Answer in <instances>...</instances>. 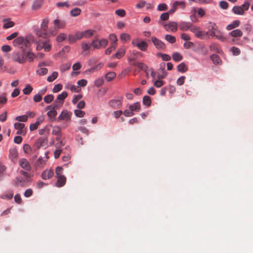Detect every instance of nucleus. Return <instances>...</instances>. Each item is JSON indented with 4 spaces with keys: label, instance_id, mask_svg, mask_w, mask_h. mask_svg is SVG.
Wrapping results in <instances>:
<instances>
[{
    "label": "nucleus",
    "instance_id": "nucleus-55",
    "mask_svg": "<svg viewBox=\"0 0 253 253\" xmlns=\"http://www.w3.org/2000/svg\"><path fill=\"white\" fill-rule=\"evenodd\" d=\"M48 70L46 68H42L37 71V73L40 76H43L47 73Z\"/></svg>",
    "mask_w": 253,
    "mask_h": 253
},
{
    "label": "nucleus",
    "instance_id": "nucleus-59",
    "mask_svg": "<svg viewBox=\"0 0 253 253\" xmlns=\"http://www.w3.org/2000/svg\"><path fill=\"white\" fill-rule=\"evenodd\" d=\"M62 88V85L61 84H57L54 85V87L52 89V92L54 93H56L61 90Z\"/></svg>",
    "mask_w": 253,
    "mask_h": 253
},
{
    "label": "nucleus",
    "instance_id": "nucleus-4",
    "mask_svg": "<svg viewBox=\"0 0 253 253\" xmlns=\"http://www.w3.org/2000/svg\"><path fill=\"white\" fill-rule=\"evenodd\" d=\"M31 178H25L22 176H17L13 180V182L16 186L26 187L29 185Z\"/></svg>",
    "mask_w": 253,
    "mask_h": 253
},
{
    "label": "nucleus",
    "instance_id": "nucleus-33",
    "mask_svg": "<svg viewBox=\"0 0 253 253\" xmlns=\"http://www.w3.org/2000/svg\"><path fill=\"white\" fill-rule=\"evenodd\" d=\"M188 70V68L184 63H181L177 66V70L181 73H184Z\"/></svg>",
    "mask_w": 253,
    "mask_h": 253
},
{
    "label": "nucleus",
    "instance_id": "nucleus-16",
    "mask_svg": "<svg viewBox=\"0 0 253 253\" xmlns=\"http://www.w3.org/2000/svg\"><path fill=\"white\" fill-rule=\"evenodd\" d=\"M109 105L114 109L120 108L122 106L121 100L113 99L109 101Z\"/></svg>",
    "mask_w": 253,
    "mask_h": 253
},
{
    "label": "nucleus",
    "instance_id": "nucleus-38",
    "mask_svg": "<svg viewBox=\"0 0 253 253\" xmlns=\"http://www.w3.org/2000/svg\"><path fill=\"white\" fill-rule=\"evenodd\" d=\"M211 59L213 62L214 64H220L221 60L219 57L216 54H213L211 56Z\"/></svg>",
    "mask_w": 253,
    "mask_h": 253
},
{
    "label": "nucleus",
    "instance_id": "nucleus-57",
    "mask_svg": "<svg viewBox=\"0 0 253 253\" xmlns=\"http://www.w3.org/2000/svg\"><path fill=\"white\" fill-rule=\"evenodd\" d=\"M70 63L64 64L60 66V70L62 72H64L65 71L69 70L70 68Z\"/></svg>",
    "mask_w": 253,
    "mask_h": 253
},
{
    "label": "nucleus",
    "instance_id": "nucleus-34",
    "mask_svg": "<svg viewBox=\"0 0 253 253\" xmlns=\"http://www.w3.org/2000/svg\"><path fill=\"white\" fill-rule=\"evenodd\" d=\"M81 13V9L79 8H75L70 11V14L73 17L79 16Z\"/></svg>",
    "mask_w": 253,
    "mask_h": 253
},
{
    "label": "nucleus",
    "instance_id": "nucleus-25",
    "mask_svg": "<svg viewBox=\"0 0 253 253\" xmlns=\"http://www.w3.org/2000/svg\"><path fill=\"white\" fill-rule=\"evenodd\" d=\"M240 24V21L238 20L234 21L231 24L228 25L226 26V29L227 30H232L236 27H238Z\"/></svg>",
    "mask_w": 253,
    "mask_h": 253
},
{
    "label": "nucleus",
    "instance_id": "nucleus-24",
    "mask_svg": "<svg viewBox=\"0 0 253 253\" xmlns=\"http://www.w3.org/2000/svg\"><path fill=\"white\" fill-rule=\"evenodd\" d=\"M91 47V44L83 42L82 43V48L83 49V53L85 55L88 54L89 53V49Z\"/></svg>",
    "mask_w": 253,
    "mask_h": 253
},
{
    "label": "nucleus",
    "instance_id": "nucleus-49",
    "mask_svg": "<svg viewBox=\"0 0 253 253\" xmlns=\"http://www.w3.org/2000/svg\"><path fill=\"white\" fill-rule=\"evenodd\" d=\"M103 63H100L98 64L97 65H95V66L91 68L90 69H88L89 72H93L94 71H97L99 69H100L103 66Z\"/></svg>",
    "mask_w": 253,
    "mask_h": 253
},
{
    "label": "nucleus",
    "instance_id": "nucleus-2",
    "mask_svg": "<svg viewBox=\"0 0 253 253\" xmlns=\"http://www.w3.org/2000/svg\"><path fill=\"white\" fill-rule=\"evenodd\" d=\"M26 51L24 49L21 51L14 52L12 55V59L20 64L24 63L26 62Z\"/></svg>",
    "mask_w": 253,
    "mask_h": 253
},
{
    "label": "nucleus",
    "instance_id": "nucleus-5",
    "mask_svg": "<svg viewBox=\"0 0 253 253\" xmlns=\"http://www.w3.org/2000/svg\"><path fill=\"white\" fill-rule=\"evenodd\" d=\"M68 93L66 91H63L62 93L59 94L54 101V108H60L64 103V99L67 97Z\"/></svg>",
    "mask_w": 253,
    "mask_h": 253
},
{
    "label": "nucleus",
    "instance_id": "nucleus-28",
    "mask_svg": "<svg viewBox=\"0 0 253 253\" xmlns=\"http://www.w3.org/2000/svg\"><path fill=\"white\" fill-rule=\"evenodd\" d=\"M136 46L142 51H146L148 47V44L145 42L142 41L140 42L137 43Z\"/></svg>",
    "mask_w": 253,
    "mask_h": 253
},
{
    "label": "nucleus",
    "instance_id": "nucleus-46",
    "mask_svg": "<svg viewBox=\"0 0 253 253\" xmlns=\"http://www.w3.org/2000/svg\"><path fill=\"white\" fill-rule=\"evenodd\" d=\"M28 119V116L26 115L19 116L15 118V120L19 122H27Z\"/></svg>",
    "mask_w": 253,
    "mask_h": 253
},
{
    "label": "nucleus",
    "instance_id": "nucleus-21",
    "mask_svg": "<svg viewBox=\"0 0 253 253\" xmlns=\"http://www.w3.org/2000/svg\"><path fill=\"white\" fill-rule=\"evenodd\" d=\"M13 44L15 46L24 45V38L18 37L13 41Z\"/></svg>",
    "mask_w": 253,
    "mask_h": 253
},
{
    "label": "nucleus",
    "instance_id": "nucleus-51",
    "mask_svg": "<svg viewBox=\"0 0 253 253\" xmlns=\"http://www.w3.org/2000/svg\"><path fill=\"white\" fill-rule=\"evenodd\" d=\"M58 77V73L57 72H54L52 73V75L49 76L47 79V80L49 82H52L55 79H56Z\"/></svg>",
    "mask_w": 253,
    "mask_h": 253
},
{
    "label": "nucleus",
    "instance_id": "nucleus-36",
    "mask_svg": "<svg viewBox=\"0 0 253 253\" xmlns=\"http://www.w3.org/2000/svg\"><path fill=\"white\" fill-rule=\"evenodd\" d=\"M95 33V31L93 30H87L86 31H84V38H89L92 36L93 35V34Z\"/></svg>",
    "mask_w": 253,
    "mask_h": 253
},
{
    "label": "nucleus",
    "instance_id": "nucleus-10",
    "mask_svg": "<svg viewBox=\"0 0 253 253\" xmlns=\"http://www.w3.org/2000/svg\"><path fill=\"white\" fill-rule=\"evenodd\" d=\"M14 128L17 130V134L25 135L26 133V128L25 125L22 123H15L14 125Z\"/></svg>",
    "mask_w": 253,
    "mask_h": 253
},
{
    "label": "nucleus",
    "instance_id": "nucleus-63",
    "mask_svg": "<svg viewBox=\"0 0 253 253\" xmlns=\"http://www.w3.org/2000/svg\"><path fill=\"white\" fill-rule=\"evenodd\" d=\"M164 84V82L161 80V79H158L156 80L154 82V85L157 87H160L162 86Z\"/></svg>",
    "mask_w": 253,
    "mask_h": 253
},
{
    "label": "nucleus",
    "instance_id": "nucleus-50",
    "mask_svg": "<svg viewBox=\"0 0 253 253\" xmlns=\"http://www.w3.org/2000/svg\"><path fill=\"white\" fill-rule=\"evenodd\" d=\"M104 80L102 77L98 78L94 81V85L97 87H100L102 86Z\"/></svg>",
    "mask_w": 253,
    "mask_h": 253
},
{
    "label": "nucleus",
    "instance_id": "nucleus-13",
    "mask_svg": "<svg viewBox=\"0 0 253 253\" xmlns=\"http://www.w3.org/2000/svg\"><path fill=\"white\" fill-rule=\"evenodd\" d=\"M164 27L167 31L175 32L177 30V23L173 21L170 22L168 24L164 25Z\"/></svg>",
    "mask_w": 253,
    "mask_h": 253
},
{
    "label": "nucleus",
    "instance_id": "nucleus-54",
    "mask_svg": "<svg viewBox=\"0 0 253 253\" xmlns=\"http://www.w3.org/2000/svg\"><path fill=\"white\" fill-rule=\"evenodd\" d=\"M51 45L49 43L48 41H46L44 42V50L46 52H48L51 50Z\"/></svg>",
    "mask_w": 253,
    "mask_h": 253
},
{
    "label": "nucleus",
    "instance_id": "nucleus-60",
    "mask_svg": "<svg viewBox=\"0 0 253 253\" xmlns=\"http://www.w3.org/2000/svg\"><path fill=\"white\" fill-rule=\"evenodd\" d=\"M230 51L233 53L234 55H238L240 53V50L236 47H232L230 49Z\"/></svg>",
    "mask_w": 253,
    "mask_h": 253
},
{
    "label": "nucleus",
    "instance_id": "nucleus-14",
    "mask_svg": "<svg viewBox=\"0 0 253 253\" xmlns=\"http://www.w3.org/2000/svg\"><path fill=\"white\" fill-rule=\"evenodd\" d=\"M217 28V26L214 23L209 22L208 23V31L206 34L211 37Z\"/></svg>",
    "mask_w": 253,
    "mask_h": 253
},
{
    "label": "nucleus",
    "instance_id": "nucleus-48",
    "mask_svg": "<svg viewBox=\"0 0 253 253\" xmlns=\"http://www.w3.org/2000/svg\"><path fill=\"white\" fill-rule=\"evenodd\" d=\"M57 109H52L49 111L47 113V115L51 119L55 118V117L57 115V112L56 111Z\"/></svg>",
    "mask_w": 253,
    "mask_h": 253
},
{
    "label": "nucleus",
    "instance_id": "nucleus-56",
    "mask_svg": "<svg viewBox=\"0 0 253 253\" xmlns=\"http://www.w3.org/2000/svg\"><path fill=\"white\" fill-rule=\"evenodd\" d=\"M66 38V35L64 33L58 35L56 38V41L58 42H61L65 40Z\"/></svg>",
    "mask_w": 253,
    "mask_h": 253
},
{
    "label": "nucleus",
    "instance_id": "nucleus-45",
    "mask_svg": "<svg viewBox=\"0 0 253 253\" xmlns=\"http://www.w3.org/2000/svg\"><path fill=\"white\" fill-rule=\"evenodd\" d=\"M61 128L59 126H55L53 128L52 133L53 135H59L61 134Z\"/></svg>",
    "mask_w": 253,
    "mask_h": 253
},
{
    "label": "nucleus",
    "instance_id": "nucleus-44",
    "mask_svg": "<svg viewBox=\"0 0 253 253\" xmlns=\"http://www.w3.org/2000/svg\"><path fill=\"white\" fill-rule=\"evenodd\" d=\"M120 39L123 42H126L130 40V36L126 33H123L120 36Z\"/></svg>",
    "mask_w": 253,
    "mask_h": 253
},
{
    "label": "nucleus",
    "instance_id": "nucleus-12",
    "mask_svg": "<svg viewBox=\"0 0 253 253\" xmlns=\"http://www.w3.org/2000/svg\"><path fill=\"white\" fill-rule=\"evenodd\" d=\"M20 166L27 171H30L32 169L31 166L28 161L25 158H21L19 160Z\"/></svg>",
    "mask_w": 253,
    "mask_h": 253
},
{
    "label": "nucleus",
    "instance_id": "nucleus-20",
    "mask_svg": "<svg viewBox=\"0 0 253 253\" xmlns=\"http://www.w3.org/2000/svg\"><path fill=\"white\" fill-rule=\"evenodd\" d=\"M192 24L191 23L183 22L179 24V29L181 31H187L188 30H190L191 26H192Z\"/></svg>",
    "mask_w": 253,
    "mask_h": 253
},
{
    "label": "nucleus",
    "instance_id": "nucleus-23",
    "mask_svg": "<svg viewBox=\"0 0 253 253\" xmlns=\"http://www.w3.org/2000/svg\"><path fill=\"white\" fill-rule=\"evenodd\" d=\"M125 52L126 51L124 48H120L118 49L117 53L112 56V58L120 59L125 55Z\"/></svg>",
    "mask_w": 253,
    "mask_h": 253
},
{
    "label": "nucleus",
    "instance_id": "nucleus-31",
    "mask_svg": "<svg viewBox=\"0 0 253 253\" xmlns=\"http://www.w3.org/2000/svg\"><path fill=\"white\" fill-rule=\"evenodd\" d=\"M165 63H163L162 64H161L160 69H161L162 73L161 75L159 74L158 75V79L161 80L162 79L165 78L167 76V73L165 70Z\"/></svg>",
    "mask_w": 253,
    "mask_h": 253
},
{
    "label": "nucleus",
    "instance_id": "nucleus-11",
    "mask_svg": "<svg viewBox=\"0 0 253 253\" xmlns=\"http://www.w3.org/2000/svg\"><path fill=\"white\" fill-rule=\"evenodd\" d=\"M37 40L35 39L34 36L32 34H29L24 38V46L30 47L33 43H36Z\"/></svg>",
    "mask_w": 253,
    "mask_h": 253
},
{
    "label": "nucleus",
    "instance_id": "nucleus-41",
    "mask_svg": "<svg viewBox=\"0 0 253 253\" xmlns=\"http://www.w3.org/2000/svg\"><path fill=\"white\" fill-rule=\"evenodd\" d=\"M9 157L11 158L14 159L17 158L18 156L17 151L15 148L10 149L9 151Z\"/></svg>",
    "mask_w": 253,
    "mask_h": 253
},
{
    "label": "nucleus",
    "instance_id": "nucleus-26",
    "mask_svg": "<svg viewBox=\"0 0 253 253\" xmlns=\"http://www.w3.org/2000/svg\"><path fill=\"white\" fill-rule=\"evenodd\" d=\"M116 77V74L114 72H109L105 75V79L107 82H110Z\"/></svg>",
    "mask_w": 253,
    "mask_h": 253
},
{
    "label": "nucleus",
    "instance_id": "nucleus-17",
    "mask_svg": "<svg viewBox=\"0 0 253 253\" xmlns=\"http://www.w3.org/2000/svg\"><path fill=\"white\" fill-rule=\"evenodd\" d=\"M211 37H215L221 42H224L226 41V38L223 36L222 33L218 28L214 33H213Z\"/></svg>",
    "mask_w": 253,
    "mask_h": 253
},
{
    "label": "nucleus",
    "instance_id": "nucleus-32",
    "mask_svg": "<svg viewBox=\"0 0 253 253\" xmlns=\"http://www.w3.org/2000/svg\"><path fill=\"white\" fill-rule=\"evenodd\" d=\"M173 60L175 62H179L182 60L183 57L179 52H175L172 55Z\"/></svg>",
    "mask_w": 253,
    "mask_h": 253
},
{
    "label": "nucleus",
    "instance_id": "nucleus-42",
    "mask_svg": "<svg viewBox=\"0 0 253 253\" xmlns=\"http://www.w3.org/2000/svg\"><path fill=\"white\" fill-rule=\"evenodd\" d=\"M165 39L171 43H174L176 42L175 38L170 35H166Z\"/></svg>",
    "mask_w": 253,
    "mask_h": 253
},
{
    "label": "nucleus",
    "instance_id": "nucleus-47",
    "mask_svg": "<svg viewBox=\"0 0 253 253\" xmlns=\"http://www.w3.org/2000/svg\"><path fill=\"white\" fill-rule=\"evenodd\" d=\"M23 148L24 153L26 154H29L32 152V148L28 144H24Z\"/></svg>",
    "mask_w": 253,
    "mask_h": 253
},
{
    "label": "nucleus",
    "instance_id": "nucleus-1",
    "mask_svg": "<svg viewBox=\"0 0 253 253\" xmlns=\"http://www.w3.org/2000/svg\"><path fill=\"white\" fill-rule=\"evenodd\" d=\"M49 24V19L47 17L44 18L42 19V23L40 25V29L36 28L34 30L35 34L39 37L42 38H48L50 35L54 36L56 34V32L54 31L49 30L48 32L47 29Z\"/></svg>",
    "mask_w": 253,
    "mask_h": 253
},
{
    "label": "nucleus",
    "instance_id": "nucleus-37",
    "mask_svg": "<svg viewBox=\"0 0 253 253\" xmlns=\"http://www.w3.org/2000/svg\"><path fill=\"white\" fill-rule=\"evenodd\" d=\"M26 59L27 58L29 62H32L33 61L34 59L36 58V55L30 51L26 52Z\"/></svg>",
    "mask_w": 253,
    "mask_h": 253
},
{
    "label": "nucleus",
    "instance_id": "nucleus-30",
    "mask_svg": "<svg viewBox=\"0 0 253 253\" xmlns=\"http://www.w3.org/2000/svg\"><path fill=\"white\" fill-rule=\"evenodd\" d=\"M3 22V25L2 27L3 29H8L12 27L14 25V23L13 22L8 21L7 19H4Z\"/></svg>",
    "mask_w": 253,
    "mask_h": 253
},
{
    "label": "nucleus",
    "instance_id": "nucleus-9",
    "mask_svg": "<svg viewBox=\"0 0 253 253\" xmlns=\"http://www.w3.org/2000/svg\"><path fill=\"white\" fill-rule=\"evenodd\" d=\"M151 41L154 45L159 50H164L166 48L165 44L159 39L155 37L151 38Z\"/></svg>",
    "mask_w": 253,
    "mask_h": 253
},
{
    "label": "nucleus",
    "instance_id": "nucleus-43",
    "mask_svg": "<svg viewBox=\"0 0 253 253\" xmlns=\"http://www.w3.org/2000/svg\"><path fill=\"white\" fill-rule=\"evenodd\" d=\"M35 43L37 45L36 49L37 50L44 49V42L41 41V40L37 41Z\"/></svg>",
    "mask_w": 253,
    "mask_h": 253
},
{
    "label": "nucleus",
    "instance_id": "nucleus-61",
    "mask_svg": "<svg viewBox=\"0 0 253 253\" xmlns=\"http://www.w3.org/2000/svg\"><path fill=\"white\" fill-rule=\"evenodd\" d=\"M210 48L211 50L216 52H218L219 50V47L218 45L215 43L211 44L210 46Z\"/></svg>",
    "mask_w": 253,
    "mask_h": 253
},
{
    "label": "nucleus",
    "instance_id": "nucleus-35",
    "mask_svg": "<svg viewBox=\"0 0 253 253\" xmlns=\"http://www.w3.org/2000/svg\"><path fill=\"white\" fill-rule=\"evenodd\" d=\"M143 104L148 107L150 106L151 104V99L150 97L145 95L143 98Z\"/></svg>",
    "mask_w": 253,
    "mask_h": 253
},
{
    "label": "nucleus",
    "instance_id": "nucleus-64",
    "mask_svg": "<svg viewBox=\"0 0 253 253\" xmlns=\"http://www.w3.org/2000/svg\"><path fill=\"white\" fill-rule=\"evenodd\" d=\"M115 13L121 17H124L126 15V12L124 9H119L115 11Z\"/></svg>",
    "mask_w": 253,
    "mask_h": 253
},
{
    "label": "nucleus",
    "instance_id": "nucleus-19",
    "mask_svg": "<svg viewBox=\"0 0 253 253\" xmlns=\"http://www.w3.org/2000/svg\"><path fill=\"white\" fill-rule=\"evenodd\" d=\"M53 23L55 25V28L57 29L64 28L66 26V22L63 20H60L56 19L54 20Z\"/></svg>",
    "mask_w": 253,
    "mask_h": 253
},
{
    "label": "nucleus",
    "instance_id": "nucleus-39",
    "mask_svg": "<svg viewBox=\"0 0 253 253\" xmlns=\"http://www.w3.org/2000/svg\"><path fill=\"white\" fill-rule=\"evenodd\" d=\"M33 88L30 84H27L25 87L23 89V92L25 95H28L31 93Z\"/></svg>",
    "mask_w": 253,
    "mask_h": 253
},
{
    "label": "nucleus",
    "instance_id": "nucleus-62",
    "mask_svg": "<svg viewBox=\"0 0 253 253\" xmlns=\"http://www.w3.org/2000/svg\"><path fill=\"white\" fill-rule=\"evenodd\" d=\"M169 11L162 13L160 16V19L161 20L166 21L169 19Z\"/></svg>",
    "mask_w": 253,
    "mask_h": 253
},
{
    "label": "nucleus",
    "instance_id": "nucleus-7",
    "mask_svg": "<svg viewBox=\"0 0 253 253\" xmlns=\"http://www.w3.org/2000/svg\"><path fill=\"white\" fill-rule=\"evenodd\" d=\"M185 6L186 4L185 2L182 1H175L173 3L171 8L169 10V13L172 14L176 10L178 7H181L184 9Z\"/></svg>",
    "mask_w": 253,
    "mask_h": 253
},
{
    "label": "nucleus",
    "instance_id": "nucleus-3",
    "mask_svg": "<svg viewBox=\"0 0 253 253\" xmlns=\"http://www.w3.org/2000/svg\"><path fill=\"white\" fill-rule=\"evenodd\" d=\"M250 7V3L246 1L240 6H234L232 8V12L236 15H242L245 11L248 10Z\"/></svg>",
    "mask_w": 253,
    "mask_h": 253
},
{
    "label": "nucleus",
    "instance_id": "nucleus-27",
    "mask_svg": "<svg viewBox=\"0 0 253 253\" xmlns=\"http://www.w3.org/2000/svg\"><path fill=\"white\" fill-rule=\"evenodd\" d=\"M141 105L139 102H136L129 107L130 110L133 112V111H139L140 110Z\"/></svg>",
    "mask_w": 253,
    "mask_h": 253
},
{
    "label": "nucleus",
    "instance_id": "nucleus-53",
    "mask_svg": "<svg viewBox=\"0 0 253 253\" xmlns=\"http://www.w3.org/2000/svg\"><path fill=\"white\" fill-rule=\"evenodd\" d=\"M136 67L142 70H144L145 72H147V70H148V67L143 63L138 62V64H136Z\"/></svg>",
    "mask_w": 253,
    "mask_h": 253
},
{
    "label": "nucleus",
    "instance_id": "nucleus-52",
    "mask_svg": "<svg viewBox=\"0 0 253 253\" xmlns=\"http://www.w3.org/2000/svg\"><path fill=\"white\" fill-rule=\"evenodd\" d=\"M116 46L117 43H112L111 45L106 50L105 54L109 55L111 52L116 48Z\"/></svg>",
    "mask_w": 253,
    "mask_h": 253
},
{
    "label": "nucleus",
    "instance_id": "nucleus-22",
    "mask_svg": "<svg viewBox=\"0 0 253 253\" xmlns=\"http://www.w3.org/2000/svg\"><path fill=\"white\" fill-rule=\"evenodd\" d=\"M42 0H35L33 2L32 8L34 10H38L42 7Z\"/></svg>",
    "mask_w": 253,
    "mask_h": 253
},
{
    "label": "nucleus",
    "instance_id": "nucleus-6",
    "mask_svg": "<svg viewBox=\"0 0 253 253\" xmlns=\"http://www.w3.org/2000/svg\"><path fill=\"white\" fill-rule=\"evenodd\" d=\"M190 31L193 33L196 37L199 39H203V36L204 35V33L201 30V28L200 27L195 26L192 24V26H191V28Z\"/></svg>",
    "mask_w": 253,
    "mask_h": 253
},
{
    "label": "nucleus",
    "instance_id": "nucleus-58",
    "mask_svg": "<svg viewBox=\"0 0 253 253\" xmlns=\"http://www.w3.org/2000/svg\"><path fill=\"white\" fill-rule=\"evenodd\" d=\"M74 113L77 117L80 118L83 117L85 115V112L80 110H75Z\"/></svg>",
    "mask_w": 253,
    "mask_h": 253
},
{
    "label": "nucleus",
    "instance_id": "nucleus-40",
    "mask_svg": "<svg viewBox=\"0 0 253 253\" xmlns=\"http://www.w3.org/2000/svg\"><path fill=\"white\" fill-rule=\"evenodd\" d=\"M54 99V96L52 94H48L45 96L43 100L46 103L49 104L51 103Z\"/></svg>",
    "mask_w": 253,
    "mask_h": 253
},
{
    "label": "nucleus",
    "instance_id": "nucleus-8",
    "mask_svg": "<svg viewBox=\"0 0 253 253\" xmlns=\"http://www.w3.org/2000/svg\"><path fill=\"white\" fill-rule=\"evenodd\" d=\"M72 114L71 112L64 110L62 111L59 117L57 118V121H60L64 120L65 121H70L71 120Z\"/></svg>",
    "mask_w": 253,
    "mask_h": 253
},
{
    "label": "nucleus",
    "instance_id": "nucleus-18",
    "mask_svg": "<svg viewBox=\"0 0 253 253\" xmlns=\"http://www.w3.org/2000/svg\"><path fill=\"white\" fill-rule=\"evenodd\" d=\"M57 180L56 182V186L58 187H61L64 186L66 182V178L65 176H58L56 177Z\"/></svg>",
    "mask_w": 253,
    "mask_h": 253
},
{
    "label": "nucleus",
    "instance_id": "nucleus-29",
    "mask_svg": "<svg viewBox=\"0 0 253 253\" xmlns=\"http://www.w3.org/2000/svg\"><path fill=\"white\" fill-rule=\"evenodd\" d=\"M229 35L233 37H241L243 35V33L240 30L236 29L231 31Z\"/></svg>",
    "mask_w": 253,
    "mask_h": 253
},
{
    "label": "nucleus",
    "instance_id": "nucleus-15",
    "mask_svg": "<svg viewBox=\"0 0 253 253\" xmlns=\"http://www.w3.org/2000/svg\"><path fill=\"white\" fill-rule=\"evenodd\" d=\"M53 175L54 171L52 169H46L42 172L41 177L43 179L46 180L51 178Z\"/></svg>",
    "mask_w": 253,
    "mask_h": 253
}]
</instances>
